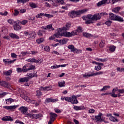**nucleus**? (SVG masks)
Segmentation results:
<instances>
[{"label":"nucleus","mask_w":124,"mask_h":124,"mask_svg":"<svg viewBox=\"0 0 124 124\" xmlns=\"http://www.w3.org/2000/svg\"><path fill=\"white\" fill-rule=\"evenodd\" d=\"M107 1H108V0H102L97 3V6L99 7V6L103 5V4H106V3H107Z\"/></svg>","instance_id":"obj_12"},{"label":"nucleus","mask_w":124,"mask_h":124,"mask_svg":"<svg viewBox=\"0 0 124 124\" xmlns=\"http://www.w3.org/2000/svg\"><path fill=\"white\" fill-rule=\"evenodd\" d=\"M109 50L110 52H114L116 50V46H111L109 47Z\"/></svg>","instance_id":"obj_31"},{"label":"nucleus","mask_w":124,"mask_h":124,"mask_svg":"<svg viewBox=\"0 0 124 124\" xmlns=\"http://www.w3.org/2000/svg\"><path fill=\"white\" fill-rule=\"evenodd\" d=\"M14 25H13L14 29L15 31H20L22 29L21 25H19V20L14 21Z\"/></svg>","instance_id":"obj_5"},{"label":"nucleus","mask_w":124,"mask_h":124,"mask_svg":"<svg viewBox=\"0 0 124 124\" xmlns=\"http://www.w3.org/2000/svg\"><path fill=\"white\" fill-rule=\"evenodd\" d=\"M44 41V39L43 38H41L39 39L36 40V42L38 44H40V43H42Z\"/></svg>","instance_id":"obj_38"},{"label":"nucleus","mask_w":124,"mask_h":124,"mask_svg":"<svg viewBox=\"0 0 124 124\" xmlns=\"http://www.w3.org/2000/svg\"><path fill=\"white\" fill-rule=\"evenodd\" d=\"M18 110L21 112V114H25L26 116H27V114H29V113H27L28 107L22 106L18 108Z\"/></svg>","instance_id":"obj_6"},{"label":"nucleus","mask_w":124,"mask_h":124,"mask_svg":"<svg viewBox=\"0 0 124 124\" xmlns=\"http://www.w3.org/2000/svg\"><path fill=\"white\" fill-rule=\"evenodd\" d=\"M71 103L72 104H77L78 103V100H77V97L75 95H73L72 97H71Z\"/></svg>","instance_id":"obj_10"},{"label":"nucleus","mask_w":124,"mask_h":124,"mask_svg":"<svg viewBox=\"0 0 124 124\" xmlns=\"http://www.w3.org/2000/svg\"><path fill=\"white\" fill-rule=\"evenodd\" d=\"M109 88H110L109 86H105L100 91L101 92H104V91H107V89H109Z\"/></svg>","instance_id":"obj_40"},{"label":"nucleus","mask_w":124,"mask_h":124,"mask_svg":"<svg viewBox=\"0 0 124 124\" xmlns=\"http://www.w3.org/2000/svg\"><path fill=\"white\" fill-rule=\"evenodd\" d=\"M8 14V12L7 11L4 12V13H0V15H2V16H6Z\"/></svg>","instance_id":"obj_58"},{"label":"nucleus","mask_w":124,"mask_h":124,"mask_svg":"<svg viewBox=\"0 0 124 124\" xmlns=\"http://www.w3.org/2000/svg\"><path fill=\"white\" fill-rule=\"evenodd\" d=\"M102 116H103V114L101 113H99L98 116H95V119L97 120V122H100V123H101V122H104L105 119L102 117Z\"/></svg>","instance_id":"obj_7"},{"label":"nucleus","mask_w":124,"mask_h":124,"mask_svg":"<svg viewBox=\"0 0 124 124\" xmlns=\"http://www.w3.org/2000/svg\"><path fill=\"white\" fill-rule=\"evenodd\" d=\"M118 92L119 93H124V89L118 90Z\"/></svg>","instance_id":"obj_63"},{"label":"nucleus","mask_w":124,"mask_h":124,"mask_svg":"<svg viewBox=\"0 0 124 124\" xmlns=\"http://www.w3.org/2000/svg\"><path fill=\"white\" fill-rule=\"evenodd\" d=\"M0 85L2 87H4V88H6L7 89H11V88L10 84L5 81H0Z\"/></svg>","instance_id":"obj_9"},{"label":"nucleus","mask_w":124,"mask_h":124,"mask_svg":"<svg viewBox=\"0 0 124 124\" xmlns=\"http://www.w3.org/2000/svg\"><path fill=\"white\" fill-rule=\"evenodd\" d=\"M9 35L10 36V37H11V38H13L14 39H19V36L16 35V34L15 33H10L9 34Z\"/></svg>","instance_id":"obj_17"},{"label":"nucleus","mask_w":124,"mask_h":124,"mask_svg":"<svg viewBox=\"0 0 124 124\" xmlns=\"http://www.w3.org/2000/svg\"><path fill=\"white\" fill-rule=\"evenodd\" d=\"M34 68H35V66L31 65L29 68H28V70H32V69H34Z\"/></svg>","instance_id":"obj_49"},{"label":"nucleus","mask_w":124,"mask_h":124,"mask_svg":"<svg viewBox=\"0 0 124 124\" xmlns=\"http://www.w3.org/2000/svg\"><path fill=\"white\" fill-rule=\"evenodd\" d=\"M43 30H39L38 32V35H40V36H42L43 35Z\"/></svg>","instance_id":"obj_56"},{"label":"nucleus","mask_w":124,"mask_h":124,"mask_svg":"<svg viewBox=\"0 0 124 124\" xmlns=\"http://www.w3.org/2000/svg\"><path fill=\"white\" fill-rule=\"evenodd\" d=\"M73 52L76 53V54H79V53H82V50L80 49H77V48H75Z\"/></svg>","instance_id":"obj_41"},{"label":"nucleus","mask_w":124,"mask_h":124,"mask_svg":"<svg viewBox=\"0 0 124 124\" xmlns=\"http://www.w3.org/2000/svg\"><path fill=\"white\" fill-rule=\"evenodd\" d=\"M67 42V39L64 38L62 40H60L59 41V43H60V44H62V45H63V44H66Z\"/></svg>","instance_id":"obj_21"},{"label":"nucleus","mask_w":124,"mask_h":124,"mask_svg":"<svg viewBox=\"0 0 124 124\" xmlns=\"http://www.w3.org/2000/svg\"><path fill=\"white\" fill-rule=\"evenodd\" d=\"M14 11H15V13H14V16H17L19 14V13H20V12H19V11H18V10H16V9H15V10H14Z\"/></svg>","instance_id":"obj_51"},{"label":"nucleus","mask_w":124,"mask_h":124,"mask_svg":"<svg viewBox=\"0 0 124 124\" xmlns=\"http://www.w3.org/2000/svg\"><path fill=\"white\" fill-rule=\"evenodd\" d=\"M11 73H12V70H9L5 72H4L3 74V75H5V76H10V75H11Z\"/></svg>","instance_id":"obj_24"},{"label":"nucleus","mask_w":124,"mask_h":124,"mask_svg":"<svg viewBox=\"0 0 124 124\" xmlns=\"http://www.w3.org/2000/svg\"><path fill=\"white\" fill-rule=\"evenodd\" d=\"M30 37H29V39H33L35 37V36L36 35V34L35 33V32L34 31H31L30 34H29Z\"/></svg>","instance_id":"obj_19"},{"label":"nucleus","mask_w":124,"mask_h":124,"mask_svg":"<svg viewBox=\"0 0 124 124\" xmlns=\"http://www.w3.org/2000/svg\"><path fill=\"white\" fill-rule=\"evenodd\" d=\"M28 1H29V0H17V3H20V2L25 3V2H28Z\"/></svg>","instance_id":"obj_39"},{"label":"nucleus","mask_w":124,"mask_h":124,"mask_svg":"<svg viewBox=\"0 0 124 124\" xmlns=\"http://www.w3.org/2000/svg\"><path fill=\"white\" fill-rule=\"evenodd\" d=\"M109 19L110 20H113V21H115V19L116 18V16H117V15L112 13H110L109 14Z\"/></svg>","instance_id":"obj_20"},{"label":"nucleus","mask_w":124,"mask_h":124,"mask_svg":"<svg viewBox=\"0 0 124 124\" xmlns=\"http://www.w3.org/2000/svg\"><path fill=\"white\" fill-rule=\"evenodd\" d=\"M106 25L107 26H108V27H109V26H111V24H112V21L110 20H108L105 22Z\"/></svg>","instance_id":"obj_52"},{"label":"nucleus","mask_w":124,"mask_h":124,"mask_svg":"<svg viewBox=\"0 0 124 124\" xmlns=\"http://www.w3.org/2000/svg\"><path fill=\"white\" fill-rule=\"evenodd\" d=\"M30 6L32 8H36V7H37V5H36V4L32 2L30 3Z\"/></svg>","instance_id":"obj_44"},{"label":"nucleus","mask_w":124,"mask_h":124,"mask_svg":"<svg viewBox=\"0 0 124 124\" xmlns=\"http://www.w3.org/2000/svg\"><path fill=\"white\" fill-rule=\"evenodd\" d=\"M104 73V72L99 71V72H96V73H92L91 74H85V75H83V76L85 78H86V77L87 78H88V77H92L93 76H96V75H102V74H103Z\"/></svg>","instance_id":"obj_4"},{"label":"nucleus","mask_w":124,"mask_h":124,"mask_svg":"<svg viewBox=\"0 0 124 124\" xmlns=\"http://www.w3.org/2000/svg\"><path fill=\"white\" fill-rule=\"evenodd\" d=\"M59 67H60V66L57 64L51 66V69H56V68H59Z\"/></svg>","instance_id":"obj_50"},{"label":"nucleus","mask_w":124,"mask_h":124,"mask_svg":"<svg viewBox=\"0 0 124 124\" xmlns=\"http://www.w3.org/2000/svg\"><path fill=\"white\" fill-rule=\"evenodd\" d=\"M100 16L101 17V16H106L107 15H108V14L106 13V12H103L102 13H101L100 14Z\"/></svg>","instance_id":"obj_59"},{"label":"nucleus","mask_w":124,"mask_h":124,"mask_svg":"<svg viewBox=\"0 0 124 124\" xmlns=\"http://www.w3.org/2000/svg\"><path fill=\"white\" fill-rule=\"evenodd\" d=\"M16 70H17V72H18V73L19 72H23V70L21 68H17L16 69Z\"/></svg>","instance_id":"obj_64"},{"label":"nucleus","mask_w":124,"mask_h":124,"mask_svg":"<svg viewBox=\"0 0 124 124\" xmlns=\"http://www.w3.org/2000/svg\"><path fill=\"white\" fill-rule=\"evenodd\" d=\"M52 86H46L45 87H42L40 88V90L42 91H51Z\"/></svg>","instance_id":"obj_18"},{"label":"nucleus","mask_w":124,"mask_h":124,"mask_svg":"<svg viewBox=\"0 0 124 124\" xmlns=\"http://www.w3.org/2000/svg\"><path fill=\"white\" fill-rule=\"evenodd\" d=\"M11 56L13 59H16V58H17V55L14 53H12Z\"/></svg>","instance_id":"obj_55"},{"label":"nucleus","mask_w":124,"mask_h":124,"mask_svg":"<svg viewBox=\"0 0 124 124\" xmlns=\"http://www.w3.org/2000/svg\"><path fill=\"white\" fill-rule=\"evenodd\" d=\"M104 44H105V42L103 40H102L99 44V46L100 48H103V47H104Z\"/></svg>","instance_id":"obj_43"},{"label":"nucleus","mask_w":124,"mask_h":124,"mask_svg":"<svg viewBox=\"0 0 124 124\" xmlns=\"http://www.w3.org/2000/svg\"><path fill=\"white\" fill-rule=\"evenodd\" d=\"M54 2H56V3H60V4H65L63 0H54Z\"/></svg>","instance_id":"obj_27"},{"label":"nucleus","mask_w":124,"mask_h":124,"mask_svg":"<svg viewBox=\"0 0 124 124\" xmlns=\"http://www.w3.org/2000/svg\"><path fill=\"white\" fill-rule=\"evenodd\" d=\"M102 68V67H101V66L98 65V66H95L94 69L97 71H99V70H101Z\"/></svg>","instance_id":"obj_45"},{"label":"nucleus","mask_w":124,"mask_h":124,"mask_svg":"<svg viewBox=\"0 0 124 124\" xmlns=\"http://www.w3.org/2000/svg\"><path fill=\"white\" fill-rule=\"evenodd\" d=\"M85 21V24H93V20H92V19H88L87 20H84Z\"/></svg>","instance_id":"obj_32"},{"label":"nucleus","mask_w":124,"mask_h":124,"mask_svg":"<svg viewBox=\"0 0 124 124\" xmlns=\"http://www.w3.org/2000/svg\"><path fill=\"white\" fill-rule=\"evenodd\" d=\"M82 31H83V30H82V27H78V29L76 30L72 31L71 32H70V33H72V32H74L72 33L73 35H71V36H73L78 34V32H82Z\"/></svg>","instance_id":"obj_8"},{"label":"nucleus","mask_w":124,"mask_h":124,"mask_svg":"<svg viewBox=\"0 0 124 124\" xmlns=\"http://www.w3.org/2000/svg\"><path fill=\"white\" fill-rule=\"evenodd\" d=\"M65 81H62V82H58V85L59 87L60 88H62V87H65Z\"/></svg>","instance_id":"obj_30"},{"label":"nucleus","mask_w":124,"mask_h":124,"mask_svg":"<svg viewBox=\"0 0 124 124\" xmlns=\"http://www.w3.org/2000/svg\"><path fill=\"white\" fill-rule=\"evenodd\" d=\"M44 16L45 17H47V18H52V17H53L54 16H53V15H50V14H45Z\"/></svg>","instance_id":"obj_46"},{"label":"nucleus","mask_w":124,"mask_h":124,"mask_svg":"<svg viewBox=\"0 0 124 124\" xmlns=\"http://www.w3.org/2000/svg\"><path fill=\"white\" fill-rule=\"evenodd\" d=\"M5 101H6V104H11L12 102L14 101V99H12V98H9V99H6Z\"/></svg>","instance_id":"obj_28"},{"label":"nucleus","mask_w":124,"mask_h":124,"mask_svg":"<svg viewBox=\"0 0 124 124\" xmlns=\"http://www.w3.org/2000/svg\"><path fill=\"white\" fill-rule=\"evenodd\" d=\"M120 10H121L120 7H116L112 9L113 12H114L115 13H118Z\"/></svg>","instance_id":"obj_26"},{"label":"nucleus","mask_w":124,"mask_h":124,"mask_svg":"<svg viewBox=\"0 0 124 124\" xmlns=\"http://www.w3.org/2000/svg\"><path fill=\"white\" fill-rule=\"evenodd\" d=\"M30 102H31V103H32L33 104H36V106H38V105H39V104L36 103V101L34 100H30Z\"/></svg>","instance_id":"obj_47"},{"label":"nucleus","mask_w":124,"mask_h":124,"mask_svg":"<svg viewBox=\"0 0 124 124\" xmlns=\"http://www.w3.org/2000/svg\"><path fill=\"white\" fill-rule=\"evenodd\" d=\"M68 49H70V50H71V52H73V50L75 48V47H74V46H73V45H69L68 46Z\"/></svg>","instance_id":"obj_36"},{"label":"nucleus","mask_w":124,"mask_h":124,"mask_svg":"<svg viewBox=\"0 0 124 124\" xmlns=\"http://www.w3.org/2000/svg\"><path fill=\"white\" fill-rule=\"evenodd\" d=\"M3 62L5 64H7V63H9V59H3Z\"/></svg>","instance_id":"obj_57"},{"label":"nucleus","mask_w":124,"mask_h":124,"mask_svg":"<svg viewBox=\"0 0 124 124\" xmlns=\"http://www.w3.org/2000/svg\"><path fill=\"white\" fill-rule=\"evenodd\" d=\"M26 116H28V117L31 118V119L37 120V119H39V118L42 117V114L41 113H39L38 114L26 113Z\"/></svg>","instance_id":"obj_3"},{"label":"nucleus","mask_w":124,"mask_h":124,"mask_svg":"<svg viewBox=\"0 0 124 124\" xmlns=\"http://www.w3.org/2000/svg\"><path fill=\"white\" fill-rule=\"evenodd\" d=\"M80 14H84V13H86V12H88L89 11V9H83L82 10H80Z\"/></svg>","instance_id":"obj_37"},{"label":"nucleus","mask_w":124,"mask_h":124,"mask_svg":"<svg viewBox=\"0 0 124 124\" xmlns=\"http://www.w3.org/2000/svg\"><path fill=\"white\" fill-rule=\"evenodd\" d=\"M2 121H4L5 122H7V121H13V119H12V118L10 116H5L3 117L2 119Z\"/></svg>","instance_id":"obj_15"},{"label":"nucleus","mask_w":124,"mask_h":124,"mask_svg":"<svg viewBox=\"0 0 124 124\" xmlns=\"http://www.w3.org/2000/svg\"><path fill=\"white\" fill-rule=\"evenodd\" d=\"M57 101V99H52V98H46L45 101V103L46 104V103H49V102H56Z\"/></svg>","instance_id":"obj_14"},{"label":"nucleus","mask_w":124,"mask_h":124,"mask_svg":"<svg viewBox=\"0 0 124 124\" xmlns=\"http://www.w3.org/2000/svg\"><path fill=\"white\" fill-rule=\"evenodd\" d=\"M89 112L90 114H93V113H94V112H95V110L93 108H91L89 110Z\"/></svg>","instance_id":"obj_61"},{"label":"nucleus","mask_w":124,"mask_h":124,"mask_svg":"<svg viewBox=\"0 0 124 124\" xmlns=\"http://www.w3.org/2000/svg\"><path fill=\"white\" fill-rule=\"evenodd\" d=\"M27 61L29 62H35L36 63H38V62H40V60L38 59V60H36L34 58L32 59H29Z\"/></svg>","instance_id":"obj_13"},{"label":"nucleus","mask_w":124,"mask_h":124,"mask_svg":"<svg viewBox=\"0 0 124 124\" xmlns=\"http://www.w3.org/2000/svg\"><path fill=\"white\" fill-rule=\"evenodd\" d=\"M45 15V14L44 13H40L39 14H38L36 16V18H37V19H38L39 18L40 19H41L42 18V17L41 16H44V15Z\"/></svg>","instance_id":"obj_34"},{"label":"nucleus","mask_w":124,"mask_h":124,"mask_svg":"<svg viewBox=\"0 0 124 124\" xmlns=\"http://www.w3.org/2000/svg\"><path fill=\"white\" fill-rule=\"evenodd\" d=\"M71 24L69 23L66 24L65 27H62V28H59V31L57 32V33L54 34V36L57 37V38L60 37L61 38V36H65V37H71V35L74 33L73 32L72 33H70L68 31H65L63 33H61V31H68L69 28H70Z\"/></svg>","instance_id":"obj_1"},{"label":"nucleus","mask_w":124,"mask_h":124,"mask_svg":"<svg viewBox=\"0 0 124 124\" xmlns=\"http://www.w3.org/2000/svg\"><path fill=\"white\" fill-rule=\"evenodd\" d=\"M101 16L99 13L95 14L94 15L91 14L88 15L87 16H82L83 20H88V19H91L93 21H98L100 20Z\"/></svg>","instance_id":"obj_2"},{"label":"nucleus","mask_w":124,"mask_h":124,"mask_svg":"<svg viewBox=\"0 0 124 124\" xmlns=\"http://www.w3.org/2000/svg\"><path fill=\"white\" fill-rule=\"evenodd\" d=\"M65 101H67L68 102H71V97H65Z\"/></svg>","instance_id":"obj_48"},{"label":"nucleus","mask_w":124,"mask_h":124,"mask_svg":"<svg viewBox=\"0 0 124 124\" xmlns=\"http://www.w3.org/2000/svg\"><path fill=\"white\" fill-rule=\"evenodd\" d=\"M13 19H10L8 20V23L10 24V25H13Z\"/></svg>","instance_id":"obj_60"},{"label":"nucleus","mask_w":124,"mask_h":124,"mask_svg":"<svg viewBox=\"0 0 124 124\" xmlns=\"http://www.w3.org/2000/svg\"><path fill=\"white\" fill-rule=\"evenodd\" d=\"M53 26V24H50L49 25H48L46 26V28L47 30H50V31H54L55 29H54L52 26Z\"/></svg>","instance_id":"obj_29"},{"label":"nucleus","mask_w":124,"mask_h":124,"mask_svg":"<svg viewBox=\"0 0 124 124\" xmlns=\"http://www.w3.org/2000/svg\"><path fill=\"white\" fill-rule=\"evenodd\" d=\"M69 16L71 18H75L76 17V15L75 13V11H73L69 13Z\"/></svg>","instance_id":"obj_23"},{"label":"nucleus","mask_w":124,"mask_h":124,"mask_svg":"<svg viewBox=\"0 0 124 124\" xmlns=\"http://www.w3.org/2000/svg\"><path fill=\"white\" fill-rule=\"evenodd\" d=\"M45 51H46V52H49L50 51V47L48 46H46L44 47Z\"/></svg>","instance_id":"obj_54"},{"label":"nucleus","mask_w":124,"mask_h":124,"mask_svg":"<svg viewBox=\"0 0 124 124\" xmlns=\"http://www.w3.org/2000/svg\"><path fill=\"white\" fill-rule=\"evenodd\" d=\"M17 107H18V106H4L3 108H4L5 109H6L7 110H14V109H16L17 108Z\"/></svg>","instance_id":"obj_11"},{"label":"nucleus","mask_w":124,"mask_h":124,"mask_svg":"<svg viewBox=\"0 0 124 124\" xmlns=\"http://www.w3.org/2000/svg\"><path fill=\"white\" fill-rule=\"evenodd\" d=\"M28 23V20H24L22 21L21 22V25H26Z\"/></svg>","instance_id":"obj_62"},{"label":"nucleus","mask_w":124,"mask_h":124,"mask_svg":"<svg viewBox=\"0 0 124 124\" xmlns=\"http://www.w3.org/2000/svg\"><path fill=\"white\" fill-rule=\"evenodd\" d=\"M75 13H76V16L77 17L78 15H81V12L80 10L78 11H75Z\"/></svg>","instance_id":"obj_53"},{"label":"nucleus","mask_w":124,"mask_h":124,"mask_svg":"<svg viewBox=\"0 0 124 124\" xmlns=\"http://www.w3.org/2000/svg\"><path fill=\"white\" fill-rule=\"evenodd\" d=\"M74 110H76V111H78V110H82V107H78L77 106H75L74 107Z\"/></svg>","instance_id":"obj_42"},{"label":"nucleus","mask_w":124,"mask_h":124,"mask_svg":"<svg viewBox=\"0 0 124 124\" xmlns=\"http://www.w3.org/2000/svg\"><path fill=\"white\" fill-rule=\"evenodd\" d=\"M27 71H29V70H28V64H26L23 67L22 72H27Z\"/></svg>","instance_id":"obj_33"},{"label":"nucleus","mask_w":124,"mask_h":124,"mask_svg":"<svg viewBox=\"0 0 124 124\" xmlns=\"http://www.w3.org/2000/svg\"><path fill=\"white\" fill-rule=\"evenodd\" d=\"M114 21H117L118 22H124V19L123 17L119 16H116Z\"/></svg>","instance_id":"obj_22"},{"label":"nucleus","mask_w":124,"mask_h":124,"mask_svg":"<svg viewBox=\"0 0 124 124\" xmlns=\"http://www.w3.org/2000/svg\"><path fill=\"white\" fill-rule=\"evenodd\" d=\"M83 35L85 37H87V38H90V37H92L93 35L87 32H83Z\"/></svg>","instance_id":"obj_25"},{"label":"nucleus","mask_w":124,"mask_h":124,"mask_svg":"<svg viewBox=\"0 0 124 124\" xmlns=\"http://www.w3.org/2000/svg\"><path fill=\"white\" fill-rule=\"evenodd\" d=\"M30 79V78L29 77H25V78H22L19 79V81L21 83H24L25 82H29V79Z\"/></svg>","instance_id":"obj_16"},{"label":"nucleus","mask_w":124,"mask_h":124,"mask_svg":"<svg viewBox=\"0 0 124 124\" xmlns=\"http://www.w3.org/2000/svg\"><path fill=\"white\" fill-rule=\"evenodd\" d=\"M110 121H111V122H118V119L117 118L113 117V116H111L109 118Z\"/></svg>","instance_id":"obj_35"}]
</instances>
